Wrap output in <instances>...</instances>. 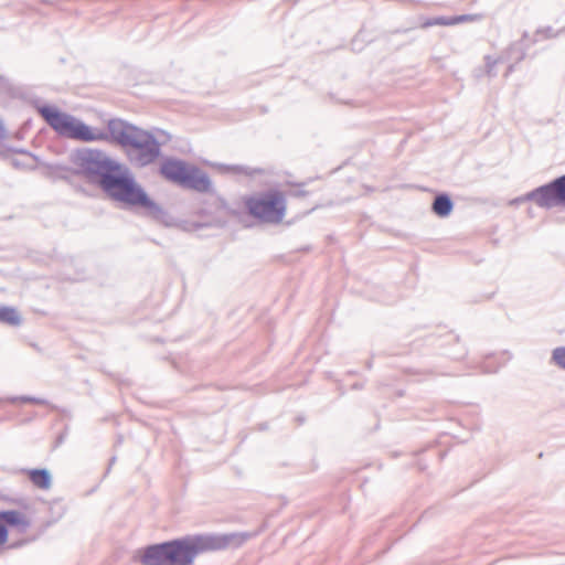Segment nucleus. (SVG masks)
<instances>
[{"label": "nucleus", "instance_id": "nucleus-6", "mask_svg": "<svg viewBox=\"0 0 565 565\" xmlns=\"http://www.w3.org/2000/svg\"><path fill=\"white\" fill-rule=\"evenodd\" d=\"M124 152L134 167L146 168L161 156V143L152 132L139 127Z\"/></svg>", "mask_w": 565, "mask_h": 565}, {"label": "nucleus", "instance_id": "nucleus-9", "mask_svg": "<svg viewBox=\"0 0 565 565\" xmlns=\"http://www.w3.org/2000/svg\"><path fill=\"white\" fill-rule=\"evenodd\" d=\"M134 559L141 565H169L166 543H154L138 550Z\"/></svg>", "mask_w": 565, "mask_h": 565}, {"label": "nucleus", "instance_id": "nucleus-13", "mask_svg": "<svg viewBox=\"0 0 565 565\" xmlns=\"http://www.w3.org/2000/svg\"><path fill=\"white\" fill-rule=\"evenodd\" d=\"M0 322L18 327L22 323V317L15 308L3 306L0 307Z\"/></svg>", "mask_w": 565, "mask_h": 565}, {"label": "nucleus", "instance_id": "nucleus-26", "mask_svg": "<svg viewBox=\"0 0 565 565\" xmlns=\"http://www.w3.org/2000/svg\"><path fill=\"white\" fill-rule=\"evenodd\" d=\"M302 194H305V192L300 191V190H286L285 189V192H284L285 198L286 196H298V195H302Z\"/></svg>", "mask_w": 565, "mask_h": 565}, {"label": "nucleus", "instance_id": "nucleus-20", "mask_svg": "<svg viewBox=\"0 0 565 565\" xmlns=\"http://www.w3.org/2000/svg\"><path fill=\"white\" fill-rule=\"evenodd\" d=\"M559 34V31H555L552 26H544L536 30L535 35L541 40L553 39Z\"/></svg>", "mask_w": 565, "mask_h": 565}, {"label": "nucleus", "instance_id": "nucleus-21", "mask_svg": "<svg viewBox=\"0 0 565 565\" xmlns=\"http://www.w3.org/2000/svg\"><path fill=\"white\" fill-rule=\"evenodd\" d=\"M50 510L55 515L53 519V522H56L57 520H60L65 512V508L63 507V504L60 500H54L53 502H51Z\"/></svg>", "mask_w": 565, "mask_h": 565}, {"label": "nucleus", "instance_id": "nucleus-29", "mask_svg": "<svg viewBox=\"0 0 565 565\" xmlns=\"http://www.w3.org/2000/svg\"><path fill=\"white\" fill-rule=\"evenodd\" d=\"M514 70V66L513 65H510L507 70V73L504 74L505 77H508Z\"/></svg>", "mask_w": 565, "mask_h": 565}, {"label": "nucleus", "instance_id": "nucleus-14", "mask_svg": "<svg viewBox=\"0 0 565 565\" xmlns=\"http://www.w3.org/2000/svg\"><path fill=\"white\" fill-rule=\"evenodd\" d=\"M223 170L232 174H244L246 177H254L255 174L264 173V170L260 168H252L245 164H227L223 166Z\"/></svg>", "mask_w": 565, "mask_h": 565}, {"label": "nucleus", "instance_id": "nucleus-7", "mask_svg": "<svg viewBox=\"0 0 565 565\" xmlns=\"http://www.w3.org/2000/svg\"><path fill=\"white\" fill-rule=\"evenodd\" d=\"M518 201H531L546 210L556 206L565 207V174L533 189Z\"/></svg>", "mask_w": 565, "mask_h": 565}, {"label": "nucleus", "instance_id": "nucleus-27", "mask_svg": "<svg viewBox=\"0 0 565 565\" xmlns=\"http://www.w3.org/2000/svg\"><path fill=\"white\" fill-rule=\"evenodd\" d=\"M65 437H66V433H61L56 439H55V443H54V448L58 447L60 445H62L65 440Z\"/></svg>", "mask_w": 565, "mask_h": 565}, {"label": "nucleus", "instance_id": "nucleus-30", "mask_svg": "<svg viewBox=\"0 0 565 565\" xmlns=\"http://www.w3.org/2000/svg\"><path fill=\"white\" fill-rule=\"evenodd\" d=\"M4 136V127L2 125V122L0 121V140L3 138Z\"/></svg>", "mask_w": 565, "mask_h": 565}, {"label": "nucleus", "instance_id": "nucleus-18", "mask_svg": "<svg viewBox=\"0 0 565 565\" xmlns=\"http://www.w3.org/2000/svg\"><path fill=\"white\" fill-rule=\"evenodd\" d=\"M10 503L17 505L19 508L18 511L29 512L32 510V502L26 497H18L9 500Z\"/></svg>", "mask_w": 565, "mask_h": 565}, {"label": "nucleus", "instance_id": "nucleus-25", "mask_svg": "<svg viewBox=\"0 0 565 565\" xmlns=\"http://www.w3.org/2000/svg\"><path fill=\"white\" fill-rule=\"evenodd\" d=\"M9 537V530L0 522V546L6 544Z\"/></svg>", "mask_w": 565, "mask_h": 565}, {"label": "nucleus", "instance_id": "nucleus-10", "mask_svg": "<svg viewBox=\"0 0 565 565\" xmlns=\"http://www.w3.org/2000/svg\"><path fill=\"white\" fill-rule=\"evenodd\" d=\"M0 522L7 530L13 527L21 533H24L31 525L24 513L18 510H0Z\"/></svg>", "mask_w": 565, "mask_h": 565}, {"label": "nucleus", "instance_id": "nucleus-15", "mask_svg": "<svg viewBox=\"0 0 565 565\" xmlns=\"http://www.w3.org/2000/svg\"><path fill=\"white\" fill-rule=\"evenodd\" d=\"M472 20V17L469 15V14H462V15H458V17H455L450 20L444 18V17H438V18H435L433 20H428L426 21L423 26L427 28V26H431V25H450V24H455V23H459V22H466V21H471Z\"/></svg>", "mask_w": 565, "mask_h": 565}, {"label": "nucleus", "instance_id": "nucleus-5", "mask_svg": "<svg viewBox=\"0 0 565 565\" xmlns=\"http://www.w3.org/2000/svg\"><path fill=\"white\" fill-rule=\"evenodd\" d=\"M246 213L262 224H275L282 220V191L266 190L243 198Z\"/></svg>", "mask_w": 565, "mask_h": 565}, {"label": "nucleus", "instance_id": "nucleus-24", "mask_svg": "<svg viewBox=\"0 0 565 565\" xmlns=\"http://www.w3.org/2000/svg\"><path fill=\"white\" fill-rule=\"evenodd\" d=\"M12 84L8 77L0 74V92L10 93Z\"/></svg>", "mask_w": 565, "mask_h": 565}, {"label": "nucleus", "instance_id": "nucleus-16", "mask_svg": "<svg viewBox=\"0 0 565 565\" xmlns=\"http://www.w3.org/2000/svg\"><path fill=\"white\" fill-rule=\"evenodd\" d=\"M503 62V58L501 56L493 57L491 55L484 56V72L488 77H495V66Z\"/></svg>", "mask_w": 565, "mask_h": 565}, {"label": "nucleus", "instance_id": "nucleus-17", "mask_svg": "<svg viewBox=\"0 0 565 565\" xmlns=\"http://www.w3.org/2000/svg\"><path fill=\"white\" fill-rule=\"evenodd\" d=\"M9 153H20V154L26 156L34 162L38 161V157L35 154H33L32 152H30L29 150H25L23 148H12V147L7 148L6 150H0V158L7 159Z\"/></svg>", "mask_w": 565, "mask_h": 565}, {"label": "nucleus", "instance_id": "nucleus-1", "mask_svg": "<svg viewBox=\"0 0 565 565\" xmlns=\"http://www.w3.org/2000/svg\"><path fill=\"white\" fill-rule=\"evenodd\" d=\"M74 174L97 185L110 200L127 209L141 210L146 217L167 227L178 226V220L152 200L137 182L131 170L99 149L82 148L71 154Z\"/></svg>", "mask_w": 565, "mask_h": 565}, {"label": "nucleus", "instance_id": "nucleus-3", "mask_svg": "<svg viewBox=\"0 0 565 565\" xmlns=\"http://www.w3.org/2000/svg\"><path fill=\"white\" fill-rule=\"evenodd\" d=\"M159 174L168 182L182 189L204 194L214 193L209 174L196 164L183 159L166 157L160 163Z\"/></svg>", "mask_w": 565, "mask_h": 565}, {"label": "nucleus", "instance_id": "nucleus-12", "mask_svg": "<svg viewBox=\"0 0 565 565\" xmlns=\"http://www.w3.org/2000/svg\"><path fill=\"white\" fill-rule=\"evenodd\" d=\"M431 210L437 216L447 217L454 210V202L448 194H438L433 202Z\"/></svg>", "mask_w": 565, "mask_h": 565}, {"label": "nucleus", "instance_id": "nucleus-28", "mask_svg": "<svg viewBox=\"0 0 565 565\" xmlns=\"http://www.w3.org/2000/svg\"><path fill=\"white\" fill-rule=\"evenodd\" d=\"M23 544V542H17V543H11L8 545V548H15V547H19Z\"/></svg>", "mask_w": 565, "mask_h": 565}, {"label": "nucleus", "instance_id": "nucleus-23", "mask_svg": "<svg viewBox=\"0 0 565 565\" xmlns=\"http://www.w3.org/2000/svg\"><path fill=\"white\" fill-rule=\"evenodd\" d=\"M10 164L18 169V170H24V169H33L34 166L30 162H25L23 160H19L17 158H10Z\"/></svg>", "mask_w": 565, "mask_h": 565}, {"label": "nucleus", "instance_id": "nucleus-8", "mask_svg": "<svg viewBox=\"0 0 565 565\" xmlns=\"http://www.w3.org/2000/svg\"><path fill=\"white\" fill-rule=\"evenodd\" d=\"M139 127L121 118H111L107 121V130L94 129L95 141H110L126 148Z\"/></svg>", "mask_w": 565, "mask_h": 565}, {"label": "nucleus", "instance_id": "nucleus-31", "mask_svg": "<svg viewBox=\"0 0 565 565\" xmlns=\"http://www.w3.org/2000/svg\"><path fill=\"white\" fill-rule=\"evenodd\" d=\"M115 460H116V457H113V458L110 459L109 466H110V465H113V463L115 462Z\"/></svg>", "mask_w": 565, "mask_h": 565}, {"label": "nucleus", "instance_id": "nucleus-22", "mask_svg": "<svg viewBox=\"0 0 565 565\" xmlns=\"http://www.w3.org/2000/svg\"><path fill=\"white\" fill-rule=\"evenodd\" d=\"M17 401H20L22 403L38 404V405H46L47 404V401L44 398H39V397L28 396V395L11 398V402H17Z\"/></svg>", "mask_w": 565, "mask_h": 565}, {"label": "nucleus", "instance_id": "nucleus-4", "mask_svg": "<svg viewBox=\"0 0 565 565\" xmlns=\"http://www.w3.org/2000/svg\"><path fill=\"white\" fill-rule=\"evenodd\" d=\"M38 113L58 136L84 142L95 141L94 129L73 115L47 104L39 106Z\"/></svg>", "mask_w": 565, "mask_h": 565}, {"label": "nucleus", "instance_id": "nucleus-2", "mask_svg": "<svg viewBox=\"0 0 565 565\" xmlns=\"http://www.w3.org/2000/svg\"><path fill=\"white\" fill-rule=\"evenodd\" d=\"M249 534L246 532L227 534H194L164 541L169 565H193L195 557L203 552L220 551L239 546Z\"/></svg>", "mask_w": 565, "mask_h": 565}, {"label": "nucleus", "instance_id": "nucleus-11", "mask_svg": "<svg viewBox=\"0 0 565 565\" xmlns=\"http://www.w3.org/2000/svg\"><path fill=\"white\" fill-rule=\"evenodd\" d=\"M31 483L42 490H47L52 486V475L46 468H33L22 470Z\"/></svg>", "mask_w": 565, "mask_h": 565}, {"label": "nucleus", "instance_id": "nucleus-19", "mask_svg": "<svg viewBox=\"0 0 565 565\" xmlns=\"http://www.w3.org/2000/svg\"><path fill=\"white\" fill-rule=\"evenodd\" d=\"M552 359L557 366L565 370V347H559L553 350Z\"/></svg>", "mask_w": 565, "mask_h": 565}]
</instances>
